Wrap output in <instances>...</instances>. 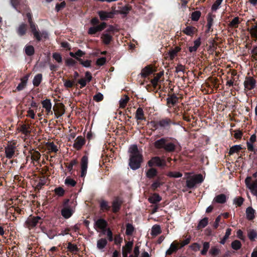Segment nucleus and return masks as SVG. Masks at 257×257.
Listing matches in <instances>:
<instances>
[{"instance_id":"c03bdc74","label":"nucleus","mask_w":257,"mask_h":257,"mask_svg":"<svg viewBox=\"0 0 257 257\" xmlns=\"http://www.w3.org/2000/svg\"><path fill=\"white\" fill-rule=\"evenodd\" d=\"M77 59L83 67L88 68L91 66V60L83 61L82 59L79 58H77Z\"/></svg>"},{"instance_id":"4d7b16f0","label":"nucleus","mask_w":257,"mask_h":257,"mask_svg":"<svg viewBox=\"0 0 257 257\" xmlns=\"http://www.w3.org/2000/svg\"><path fill=\"white\" fill-rule=\"evenodd\" d=\"M241 149L240 145H234L230 148L229 150V154L231 155L233 153L237 152Z\"/></svg>"},{"instance_id":"9b49d317","label":"nucleus","mask_w":257,"mask_h":257,"mask_svg":"<svg viewBox=\"0 0 257 257\" xmlns=\"http://www.w3.org/2000/svg\"><path fill=\"white\" fill-rule=\"evenodd\" d=\"M42 104L43 107L45 109L47 114H52L53 112L51 110L52 109V103L51 100L48 99H46L42 101Z\"/></svg>"},{"instance_id":"bb28decb","label":"nucleus","mask_w":257,"mask_h":257,"mask_svg":"<svg viewBox=\"0 0 257 257\" xmlns=\"http://www.w3.org/2000/svg\"><path fill=\"white\" fill-rule=\"evenodd\" d=\"M164 75V72L161 71L156 74V76L151 80V82L154 87H156L160 78Z\"/></svg>"},{"instance_id":"0e129e2a","label":"nucleus","mask_w":257,"mask_h":257,"mask_svg":"<svg viewBox=\"0 0 257 257\" xmlns=\"http://www.w3.org/2000/svg\"><path fill=\"white\" fill-rule=\"evenodd\" d=\"M66 6V3L65 2H62L60 4H57L56 5L55 9L57 12L62 10Z\"/></svg>"},{"instance_id":"2f4dec72","label":"nucleus","mask_w":257,"mask_h":257,"mask_svg":"<svg viewBox=\"0 0 257 257\" xmlns=\"http://www.w3.org/2000/svg\"><path fill=\"white\" fill-rule=\"evenodd\" d=\"M161 197L158 194H154L149 198V201L151 203H156L161 200Z\"/></svg>"},{"instance_id":"a211bd4d","label":"nucleus","mask_w":257,"mask_h":257,"mask_svg":"<svg viewBox=\"0 0 257 257\" xmlns=\"http://www.w3.org/2000/svg\"><path fill=\"white\" fill-rule=\"evenodd\" d=\"M226 201V196L224 194H220L219 195H217L213 199V202L222 204L225 203Z\"/></svg>"},{"instance_id":"a878e982","label":"nucleus","mask_w":257,"mask_h":257,"mask_svg":"<svg viewBox=\"0 0 257 257\" xmlns=\"http://www.w3.org/2000/svg\"><path fill=\"white\" fill-rule=\"evenodd\" d=\"M133 246V242L132 241H128L125 246L122 247V252L128 254L131 252Z\"/></svg>"},{"instance_id":"6e6552de","label":"nucleus","mask_w":257,"mask_h":257,"mask_svg":"<svg viewBox=\"0 0 257 257\" xmlns=\"http://www.w3.org/2000/svg\"><path fill=\"white\" fill-rule=\"evenodd\" d=\"M88 158L87 156H84L81 159V177H84L85 176L87 173V169L88 166Z\"/></svg>"},{"instance_id":"8fccbe9b","label":"nucleus","mask_w":257,"mask_h":257,"mask_svg":"<svg viewBox=\"0 0 257 257\" xmlns=\"http://www.w3.org/2000/svg\"><path fill=\"white\" fill-rule=\"evenodd\" d=\"M231 229L230 228H227L225 234L223 238L220 241V243L222 244H224L226 240V239L228 238L229 236L231 234Z\"/></svg>"},{"instance_id":"f704fd0d","label":"nucleus","mask_w":257,"mask_h":257,"mask_svg":"<svg viewBox=\"0 0 257 257\" xmlns=\"http://www.w3.org/2000/svg\"><path fill=\"white\" fill-rule=\"evenodd\" d=\"M42 80V75L41 74H38L36 75L33 80V85L35 86H38L41 83Z\"/></svg>"},{"instance_id":"f8f14e48","label":"nucleus","mask_w":257,"mask_h":257,"mask_svg":"<svg viewBox=\"0 0 257 257\" xmlns=\"http://www.w3.org/2000/svg\"><path fill=\"white\" fill-rule=\"evenodd\" d=\"M106 24L104 22H103L97 26L90 28L88 30V33L89 34H94L96 32L101 31L103 30L106 27Z\"/></svg>"},{"instance_id":"6e6d98bb","label":"nucleus","mask_w":257,"mask_h":257,"mask_svg":"<svg viewBox=\"0 0 257 257\" xmlns=\"http://www.w3.org/2000/svg\"><path fill=\"white\" fill-rule=\"evenodd\" d=\"M231 247L235 250H238L241 247V243L239 240H235L231 243Z\"/></svg>"},{"instance_id":"20e7f679","label":"nucleus","mask_w":257,"mask_h":257,"mask_svg":"<svg viewBox=\"0 0 257 257\" xmlns=\"http://www.w3.org/2000/svg\"><path fill=\"white\" fill-rule=\"evenodd\" d=\"M251 179V177H247L245 179V184L251 193L257 197V179L252 183Z\"/></svg>"},{"instance_id":"a18cd8bd","label":"nucleus","mask_w":257,"mask_h":257,"mask_svg":"<svg viewBox=\"0 0 257 257\" xmlns=\"http://www.w3.org/2000/svg\"><path fill=\"white\" fill-rule=\"evenodd\" d=\"M220 252V249L217 246H212L209 250V253L211 255L216 256Z\"/></svg>"},{"instance_id":"ddd939ff","label":"nucleus","mask_w":257,"mask_h":257,"mask_svg":"<svg viewBox=\"0 0 257 257\" xmlns=\"http://www.w3.org/2000/svg\"><path fill=\"white\" fill-rule=\"evenodd\" d=\"M154 70L151 66H147L142 70L140 75L142 77L145 78L152 74Z\"/></svg>"},{"instance_id":"4c0bfd02","label":"nucleus","mask_w":257,"mask_h":257,"mask_svg":"<svg viewBox=\"0 0 257 257\" xmlns=\"http://www.w3.org/2000/svg\"><path fill=\"white\" fill-rule=\"evenodd\" d=\"M208 218L204 217V218H203L199 221V222L197 225V228L200 229V228H204L206 226H207V225L208 224Z\"/></svg>"},{"instance_id":"58836bf2","label":"nucleus","mask_w":257,"mask_h":257,"mask_svg":"<svg viewBox=\"0 0 257 257\" xmlns=\"http://www.w3.org/2000/svg\"><path fill=\"white\" fill-rule=\"evenodd\" d=\"M178 99V97L175 94H173L167 98V102L168 104L174 105L177 102Z\"/></svg>"},{"instance_id":"4be33fe9","label":"nucleus","mask_w":257,"mask_h":257,"mask_svg":"<svg viewBox=\"0 0 257 257\" xmlns=\"http://www.w3.org/2000/svg\"><path fill=\"white\" fill-rule=\"evenodd\" d=\"M254 210L251 207H248L246 209V218L248 220H252L254 218Z\"/></svg>"},{"instance_id":"e433bc0d","label":"nucleus","mask_w":257,"mask_h":257,"mask_svg":"<svg viewBox=\"0 0 257 257\" xmlns=\"http://www.w3.org/2000/svg\"><path fill=\"white\" fill-rule=\"evenodd\" d=\"M247 236L250 240H254L257 237V231L254 229H249L247 232Z\"/></svg>"},{"instance_id":"423d86ee","label":"nucleus","mask_w":257,"mask_h":257,"mask_svg":"<svg viewBox=\"0 0 257 257\" xmlns=\"http://www.w3.org/2000/svg\"><path fill=\"white\" fill-rule=\"evenodd\" d=\"M5 150L6 157L8 159H11L15 155L16 150V144L15 143H10L5 147Z\"/></svg>"},{"instance_id":"a19ab883","label":"nucleus","mask_w":257,"mask_h":257,"mask_svg":"<svg viewBox=\"0 0 257 257\" xmlns=\"http://www.w3.org/2000/svg\"><path fill=\"white\" fill-rule=\"evenodd\" d=\"M209 247H210L209 242H203V249L201 251V254L202 255H206Z\"/></svg>"},{"instance_id":"2eb2a0df","label":"nucleus","mask_w":257,"mask_h":257,"mask_svg":"<svg viewBox=\"0 0 257 257\" xmlns=\"http://www.w3.org/2000/svg\"><path fill=\"white\" fill-rule=\"evenodd\" d=\"M101 39L104 44L108 45L112 40V35L110 33L104 32L101 36Z\"/></svg>"},{"instance_id":"412c9836","label":"nucleus","mask_w":257,"mask_h":257,"mask_svg":"<svg viewBox=\"0 0 257 257\" xmlns=\"http://www.w3.org/2000/svg\"><path fill=\"white\" fill-rule=\"evenodd\" d=\"M172 123V121L170 119L165 118L160 120L158 122V124L160 127L167 128Z\"/></svg>"},{"instance_id":"338daca9","label":"nucleus","mask_w":257,"mask_h":257,"mask_svg":"<svg viewBox=\"0 0 257 257\" xmlns=\"http://www.w3.org/2000/svg\"><path fill=\"white\" fill-rule=\"evenodd\" d=\"M162 185V183L159 180H157L153 182V183L151 185V188L153 190H155L158 187H160Z\"/></svg>"},{"instance_id":"5701e85b","label":"nucleus","mask_w":257,"mask_h":257,"mask_svg":"<svg viewBox=\"0 0 257 257\" xmlns=\"http://www.w3.org/2000/svg\"><path fill=\"white\" fill-rule=\"evenodd\" d=\"M27 27L26 24L24 23L21 24L17 29L18 35L21 36L24 35L27 31Z\"/></svg>"},{"instance_id":"1a4fd4ad","label":"nucleus","mask_w":257,"mask_h":257,"mask_svg":"<svg viewBox=\"0 0 257 257\" xmlns=\"http://www.w3.org/2000/svg\"><path fill=\"white\" fill-rule=\"evenodd\" d=\"M255 83L256 81L253 78L251 77L246 78L244 82V87L247 90H251L254 88Z\"/></svg>"},{"instance_id":"3c124183","label":"nucleus","mask_w":257,"mask_h":257,"mask_svg":"<svg viewBox=\"0 0 257 257\" xmlns=\"http://www.w3.org/2000/svg\"><path fill=\"white\" fill-rule=\"evenodd\" d=\"M52 57L53 59L58 63H61L62 62V58L60 53H53Z\"/></svg>"},{"instance_id":"f03ea898","label":"nucleus","mask_w":257,"mask_h":257,"mask_svg":"<svg viewBox=\"0 0 257 257\" xmlns=\"http://www.w3.org/2000/svg\"><path fill=\"white\" fill-rule=\"evenodd\" d=\"M27 17L28 18V21L30 24V28L31 29L32 32L33 33L34 36L36 38V39L37 41H40L42 40V38L47 39L48 38V33L46 31L40 32L37 30V26L34 23H33L31 14L28 13L27 14Z\"/></svg>"},{"instance_id":"bf43d9fd","label":"nucleus","mask_w":257,"mask_h":257,"mask_svg":"<svg viewBox=\"0 0 257 257\" xmlns=\"http://www.w3.org/2000/svg\"><path fill=\"white\" fill-rule=\"evenodd\" d=\"M239 23V18L238 17H235L230 22L229 26L231 27L237 28Z\"/></svg>"},{"instance_id":"de8ad7c7","label":"nucleus","mask_w":257,"mask_h":257,"mask_svg":"<svg viewBox=\"0 0 257 257\" xmlns=\"http://www.w3.org/2000/svg\"><path fill=\"white\" fill-rule=\"evenodd\" d=\"M131 7L128 6H125L121 8L118 13L126 16L130 11Z\"/></svg>"},{"instance_id":"9d476101","label":"nucleus","mask_w":257,"mask_h":257,"mask_svg":"<svg viewBox=\"0 0 257 257\" xmlns=\"http://www.w3.org/2000/svg\"><path fill=\"white\" fill-rule=\"evenodd\" d=\"M98 14L100 17L101 20H106L107 19L112 18L115 13L113 12H106L101 11L98 12Z\"/></svg>"},{"instance_id":"6ab92c4d","label":"nucleus","mask_w":257,"mask_h":257,"mask_svg":"<svg viewBox=\"0 0 257 257\" xmlns=\"http://www.w3.org/2000/svg\"><path fill=\"white\" fill-rule=\"evenodd\" d=\"M107 225V222L105 220L102 219H98L95 223V228H98L100 229H104Z\"/></svg>"},{"instance_id":"0eeeda50","label":"nucleus","mask_w":257,"mask_h":257,"mask_svg":"<svg viewBox=\"0 0 257 257\" xmlns=\"http://www.w3.org/2000/svg\"><path fill=\"white\" fill-rule=\"evenodd\" d=\"M148 166L150 167L156 166L158 167H162L166 165V161L165 160L161 159L159 157H155L152 158L148 162Z\"/></svg>"},{"instance_id":"c85d7f7f","label":"nucleus","mask_w":257,"mask_h":257,"mask_svg":"<svg viewBox=\"0 0 257 257\" xmlns=\"http://www.w3.org/2000/svg\"><path fill=\"white\" fill-rule=\"evenodd\" d=\"M135 118L137 120H144L145 119L144 113L143 109L141 107H139L136 111Z\"/></svg>"},{"instance_id":"774afa93","label":"nucleus","mask_w":257,"mask_h":257,"mask_svg":"<svg viewBox=\"0 0 257 257\" xmlns=\"http://www.w3.org/2000/svg\"><path fill=\"white\" fill-rule=\"evenodd\" d=\"M103 98V96L101 93H98L93 96V99L97 102L101 101Z\"/></svg>"},{"instance_id":"39448f33","label":"nucleus","mask_w":257,"mask_h":257,"mask_svg":"<svg viewBox=\"0 0 257 257\" xmlns=\"http://www.w3.org/2000/svg\"><path fill=\"white\" fill-rule=\"evenodd\" d=\"M42 219L39 216L30 217L26 221V224L29 228H32L35 227L38 224L42 223Z\"/></svg>"},{"instance_id":"7c9ffc66","label":"nucleus","mask_w":257,"mask_h":257,"mask_svg":"<svg viewBox=\"0 0 257 257\" xmlns=\"http://www.w3.org/2000/svg\"><path fill=\"white\" fill-rule=\"evenodd\" d=\"M201 44L200 39L198 38L194 42V46L189 47V51L192 52H196Z\"/></svg>"},{"instance_id":"603ef678","label":"nucleus","mask_w":257,"mask_h":257,"mask_svg":"<svg viewBox=\"0 0 257 257\" xmlns=\"http://www.w3.org/2000/svg\"><path fill=\"white\" fill-rule=\"evenodd\" d=\"M100 206L101 209L103 211L108 210L110 208V206L108 205L107 202L105 200H102L100 202Z\"/></svg>"},{"instance_id":"69168bd1","label":"nucleus","mask_w":257,"mask_h":257,"mask_svg":"<svg viewBox=\"0 0 257 257\" xmlns=\"http://www.w3.org/2000/svg\"><path fill=\"white\" fill-rule=\"evenodd\" d=\"M213 17L211 15H209L207 18V27L208 29L209 30V29L211 28V26L213 24Z\"/></svg>"},{"instance_id":"473e14b6","label":"nucleus","mask_w":257,"mask_h":257,"mask_svg":"<svg viewBox=\"0 0 257 257\" xmlns=\"http://www.w3.org/2000/svg\"><path fill=\"white\" fill-rule=\"evenodd\" d=\"M146 176L151 179L155 177L157 174V171L154 168H151L146 172Z\"/></svg>"},{"instance_id":"5fc2aeb1","label":"nucleus","mask_w":257,"mask_h":257,"mask_svg":"<svg viewBox=\"0 0 257 257\" xmlns=\"http://www.w3.org/2000/svg\"><path fill=\"white\" fill-rule=\"evenodd\" d=\"M167 176L170 177L179 178L182 176V174L179 172H169L168 173Z\"/></svg>"},{"instance_id":"680f3d73","label":"nucleus","mask_w":257,"mask_h":257,"mask_svg":"<svg viewBox=\"0 0 257 257\" xmlns=\"http://www.w3.org/2000/svg\"><path fill=\"white\" fill-rule=\"evenodd\" d=\"M249 31L252 37L257 38V25L252 26Z\"/></svg>"},{"instance_id":"4468645a","label":"nucleus","mask_w":257,"mask_h":257,"mask_svg":"<svg viewBox=\"0 0 257 257\" xmlns=\"http://www.w3.org/2000/svg\"><path fill=\"white\" fill-rule=\"evenodd\" d=\"M85 143L84 139L81 137H78L75 140L73 147L77 150H79Z\"/></svg>"},{"instance_id":"aec40b11","label":"nucleus","mask_w":257,"mask_h":257,"mask_svg":"<svg viewBox=\"0 0 257 257\" xmlns=\"http://www.w3.org/2000/svg\"><path fill=\"white\" fill-rule=\"evenodd\" d=\"M72 214L73 210L69 208H64L61 210V214L65 218H69Z\"/></svg>"},{"instance_id":"49530a36","label":"nucleus","mask_w":257,"mask_h":257,"mask_svg":"<svg viewBox=\"0 0 257 257\" xmlns=\"http://www.w3.org/2000/svg\"><path fill=\"white\" fill-rule=\"evenodd\" d=\"M126 228L125 233L127 235H131L133 234L134 231V227L132 224L130 223H127L126 224Z\"/></svg>"},{"instance_id":"ea45409f","label":"nucleus","mask_w":257,"mask_h":257,"mask_svg":"<svg viewBox=\"0 0 257 257\" xmlns=\"http://www.w3.org/2000/svg\"><path fill=\"white\" fill-rule=\"evenodd\" d=\"M176 146L172 143H166L164 150L167 152H173L175 150Z\"/></svg>"},{"instance_id":"13d9d810","label":"nucleus","mask_w":257,"mask_h":257,"mask_svg":"<svg viewBox=\"0 0 257 257\" xmlns=\"http://www.w3.org/2000/svg\"><path fill=\"white\" fill-rule=\"evenodd\" d=\"M47 146L48 149L50 152H57L58 151L57 147L53 143H49Z\"/></svg>"},{"instance_id":"37998d69","label":"nucleus","mask_w":257,"mask_h":257,"mask_svg":"<svg viewBox=\"0 0 257 257\" xmlns=\"http://www.w3.org/2000/svg\"><path fill=\"white\" fill-rule=\"evenodd\" d=\"M25 50L28 56H32L34 53V48L31 45L26 46Z\"/></svg>"},{"instance_id":"79ce46f5","label":"nucleus","mask_w":257,"mask_h":257,"mask_svg":"<svg viewBox=\"0 0 257 257\" xmlns=\"http://www.w3.org/2000/svg\"><path fill=\"white\" fill-rule=\"evenodd\" d=\"M129 97L126 95L121 98L119 100V107L120 108H124L126 106Z\"/></svg>"},{"instance_id":"c756f323","label":"nucleus","mask_w":257,"mask_h":257,"mask_svg":"<svg viewBox=\"0 0 257 257\" xmlns=\"http://www.w3.org/2000/svg\"><path fill=\"white\" fill-rule=\"evenodd\" d=\"M180 50V48L178 47H176L174 49L169 51L168 53V55L170 59L173 60L177 56V53Z\"/></svg>"},{"instance_id":"7ed1b4c3","label":"nucleus","mask_w":257,"mask_h":257,"mask_svg":"<svg viewBox=\"0 0 257 257\" xmlns=\"http://www.w3.org/2000/svg\"><path fill=\"white\" fill-rule=\"evenodd\" d=\"M204 180L201 174H197L188 178L186 181V186L189 188H193L197 184L201 183Z\"/></svg>"},{"instance_id":"864d4df0","label":"nucleus","mask_w":257,"mask_h":257,"mask_svg":"<svg viewBox=\"0 0 257 257\" xmlns=\"http://www.w3.org/2000/svg\"><path fill=\"white\" fill-rule=\"evenodd\" d=\"M222 1L223 0H216L212 6V10L213 11H216L220 7Z\"/></svg>"},{"instance_id":"052dcab7","label":"nucleus","mask_w":257,"mask_h":257,"mask_svg":"<svg viewBox=\"0 0 257 257\" xmlns=\"http://www.w3.org/2000/svg\"><path fill=\"white\" fill-rule=\"evenodd\" d=\"M194 28L192 27H187L184 30V33L187 35L191 36L193 35L194 33Z\"/></svg>"},{"instance_id":"f3484780","label":"nucleus","mask_w":257,"mask_h":257,"mask_svg":"<svg viewBox=\"0 0 257 257\" xmlns=\"http://www.w3.org/2000/svg\"><path fill=\"white\" fill-rule=\"evenodd\" d=\"M107 243V241L106 239L105 238H100L98 239L97 241V248L101 250L102 251L104 248L106 246V244Z\"/></svg>"},{"instance_id":"393cba45","label":"nucleus","mask_w":257,"mask_h":257,"mask_svg":"<svg viewBox=\"0 0 257 257\" xmlns=\"http://www.w3.org/2000/svg\"><path fill=\"white\" fill-rule=\"evenodd\" d=\"M161 233V227L159 225H154L152 227L151 234L152 236H156Z\"/></svg>"},{"instance_id":"e2e57ef3","label":"nucleus","mask_w":257,"mask_h":257,"mask_svg":"<svg viewBox=\"0 0 257 257\" xmlns=\"http://www.w3.org/2000/svg\"><path fill=\"white\" fill-rule=\"evenodd\" d=\"M65 183L66 185H70L71 186H74L76 183L74 180L67 178L65 180Z\"/></svg>"},{"instance_id":"09e8293b","label":"nucleus","mask_w":257,"mask_h":257,"mask_svg":"<svg viewBox=\"0 0 257 257\" xmlns=\"http://www.w3.org/2000/svg\"><path fill=\"white\" fill-rule=\"evenodd\" d=\"M201 16V13L200 11H195L191 14V19L194 21H197Z\"/></svg>"},{"instance_id":"72a5a7b5","label":"nucleus","mask_w":257,"mask_h":257,"mask_svg":"<svg viewBox=\"0 0 257 257\" xmlns=\"http://www.w3.org/2000/svg\"><path fill=\"white\" fill-rule=\"evenodd\" d=\"M31 159L33 161L38 162L41 157L40 153L37 151H32L30 152Z\"/></svg>"},{"instance_id":"f257e3e1","label":"nucleus","mask_w":257,"mask_h":257,"mask_svg":"<svg viewBox=\"0 0 257 257\" xmlns=\"http://www.w3.org/2000/svg\"><path fill=\"white\" fill-rule=\"evenodd\" d=\"M130 153L129 166L134 170L139 169L143 162L142 154L138 150L137 145L131 146L128 150Z\"/></svg>"},{"instance_id":"dca6fc26","label":"nucleus","mask_w":257,"mask_h":257,"mask_svg":"<svg viewBox=\"0 0 257 257\" xmlns=\"http://www.w3.org/2000/svg\"><path fill=\"white\" fill-rule=\"evenodd\" d=\"M167 140L165 138H162L156 141L154 143V146L157 149H164L165 148Z\"/></svg>"},{"instance_id":"c9c22d12","label":"nucleus","mask_w":257,"mask_h":257,"mask_svg":"<svg viewBox=\"0 0 257 257\" xmlns=\"http://www.w3.org/2000/svg\"><path fill=\"white\" fill-rule=\"evenodd\" d=\"M27 80H28L27 77H26L22 79L21 83L17 87V89L18 91H21V90H23L26 86V84L27 83Z\"/></svg>"},{"instance_id":"b1692460","label":"nucleus","mask_w":257,"mask_h":257,"mask_svg":"<svg viewBox=\"0 0 257 257\" xmlns=\"http://www.w3.org/2000/svg\"><path fill=\"white\" fill-rule=\"evenodd\" d=\"M178 243H172L169 248L166 252V255H171L173 252H176L178 250Z\"/></svg>"},{"instance_id":"cd10ccee","label":"nucleus","mask_w":257,"mask_h":257,"mask_svg":"<svg viewBox=\"0 0 257 257\" xmlns=\"http://www.w3.org/2000/svg\"><path fill=\"white\" fill-rule=\"evenodd\" d=\"M121 204V201L118 199H115L112 202V210L114 212H117L119 209Z\"/></svg>"}]
</instances>
